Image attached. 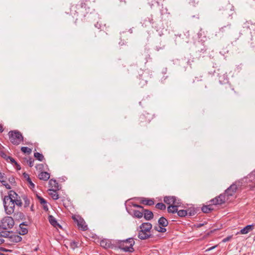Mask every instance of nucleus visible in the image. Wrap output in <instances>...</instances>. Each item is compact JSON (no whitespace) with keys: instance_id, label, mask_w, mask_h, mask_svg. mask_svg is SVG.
Here are the masks:
<instances>
[{"instance_id":"f257e3e1","label":"nucleus","mask_w":255,"mask_h":255,"mask_svg":"<svg viewBox=\"0 0 255 255\" xmlns=\"http://www.w3.org/2000/svg\"><path fill=\"white\" fill-rule=\"evenodd\" d=\"M152 225L150 223L145 222L142 223L139 227L140 229L138 233V238L144 240L153 237V235L150 233Z\"/></svg>"},{"instance_id":"f03ea898","label":"nucleus","mask_w":255,"mask_h":255,"mask_svg":"<svg viewBox=\"0 0 255 255\" xmlns=\"http://www.w3.org/2000/svg\"><path fill=\"white\" fill-rule=\"evenodd\" d=\"M117 247L125 252L132 253L134 250L133 246L135 242L133 238H129L124 240H118L116 242Z\"/></svg>"},{"instance_id":"7ed1b4c3","label":"nucleus","mask_w":255,"mask_h":255,"mask_svg":"<svg viewBox=\"0 0 255 255\" xmlns=\"http://www.w3.org/2000/svg\"><path fill=\"white\" fill-rule=\"evenodd\" d=\"M8 136L11 143L15 145H19L24 139L22 133L18 130H10L8 132Z\"/></svg>"},{"instance_id":"20e7f679","label":"nucleus","mask_w":255,"mask_h":255,"mask_svg":"<svg viewBox=\"0 0 255 255\" xmlns=\"http://www.w3.org/2000/svg\"><path fill=\"white\" fill-rule=\"evenodd\" d=\"M219 10L221 14L229 17L232 16L235 13L234 6L228 1L221 3L219 6Z\"/></svg>"},{"instance_id":"39448f33","label":"nucleus","mask_w":255,"mask_h":255,"mask_svg":"<svg viewBox=\"0 0 255 255\" xmlns=\"http://www.w3.org/2000/svg\"><path fill=\"white\" fill-rule=\"evenodd\" d=\"M243 28L248 30L251 35V46L255 47V23L251 21H247L244 23Z\"/></svg>"},{"instance_id":"423d86ee","label":"nucleus","mask_w":255,"mask_h":255,"mask_svg":"<svg viewBox=\"0 0 255 255\" xmlns=\"http://www.w3.org/2000/svg\"><path fill=\"white\" fill-rule=\"evenodd\" d=\"M153 114L148 113L146 111L144 112V113L141 114L139 117V124L141 127L146 126L153 119Z\"/></svg>"},{"instance_id":"0eeeda50","label":"nucleus","mask_w":255,"mask_h":255,"mask_svg":"<svg viewBox=\"0 0 255 255\" xmlns=\"http://www.w3.org/2000/svg\"><path fill=\"white\" fill-rule=\"evenodd\" d=\"M233 30V27L231 23L220 27L218 31L216 32V36L222 37L230 34Z\"/></svg>"},{"instance_id":"6e6552de","label":"nucleus","mask_w":255,"mask_h":255,"mask_svg":"<svg viewBox=\"0 0 255 255\" xmlns=\"http://www.w3.org/2000/svg\"><path fill=\"white\" fill-rule=\"evenodd\" d=\"M140 73L137 77V83L140 88H143L147 85L148 80L149 79V75L148 73L145 71H140Z\"/></svg>"},{"instance_id":"1a4fd4ad","label":"nucleus","mask_w":255,"mask_h":255,"mask_svg":"<svg viewBox=\"0 0 255 255\" xmlns=\"http://www.w3.org/2000/svg\"><path fill=\"white\" fill-rule=\"evenodd\" d=\"M1 226L3 229H10L14 226V219L11 217L6 216L2 218L1 221Z\"/></svg>"},{"instance_id":"9d476101","label":"nucleus","mask_w":255,"mask_h":255,"mask_svg":"<svg viewBox=\"0 0 255 255\" xmlns=\"http://www.w3.org/2000/svg\"><path fill=\"white\" fill-rule=\"evenodd\" d=\"M223 93L227 97H231L233 93H236V92L234 91V89L232 87L231 84L227 82L225 84L223 89Z\"/></svg>"},{"instance_id":"9b49d317","label":"nucleus","mask_w":255,"mask_h":255,"mask_svg":"<svg viewBox=\"0 0 255 255\" xmlns=\"http://www.w3.org/2000/svg\"><path fill=\"white\" fill-rule=\"evenodd\" d=\"M6 200H3V204L5 212L7 215H11L14 213L15 205L13 201L9 202L8 205L6 203Z\"/></svg>"},{"instance_id":"f8f14e48","label":"nucleus","mask_w":255,"mask_h":255,"mask_svg":"<svg viewBox=\"0 0 255 255\" xmlns=\"http://www.w3.org/2000/svg\"><path fill=\"white\" fill-rule=\"evenodd\" d=\"M163 201L168 205H172L174 204L178 205L181 203L180 200L177 199L174 196H167L164 197Z\"/></svg>"},{"instance_id":"ddd939ff","label":"nucleus","mask_w":255,"mask_h":255,"mask_svg":"<svg viewBox=\"0 0 255 255\" xmlns=\"http://www.w3.org/2000/svg\"><path fill=\"white\" fill-rule=\"evenodd\" d=\"M237 189V185L233 183L225 190V194H226L228 198L229 197L233 196L236 192Z\"/></svg>"},{"instance_id":"4468645a","label":"nucleus","mask_w":255,"mask_h":255,"mask_svg":"<svg viewBox=\"0 0 255 255\" xmlns=\"http://www.w3.org/2000/svg\"><path fill=\"white\" fill-rule=\"evenodd\" d=\"M100 246L105 249H115L117 246L112 243L111 241L108 239H103L100 242Z\"/></svg>"},{"instance_id":"2eb2a0df","label":"nucleus","mask_w":255,"mask_h":255,"mask_svg":"<svg viewBox=\"0 0 255 255\" xmlns=\"http://www.w3.org/2000/svg\"><path fill=\"white\" fill-rule=\"evenodd\" d=\"M153 21L152 16L150 15L149 16L142 17L140 22L142 26L146 27L150 24L153 23Z\"/></svg>"},{"instance_id":"dca6fc26","label":"nucleus","mask_w":255,"mask_h":255,"mask_svg":"<svg viewBox=\"0 0 255 255\" xmlns=\"http://www.w3.org/2000/svg\"><path fill=\"white\" fill-rule=\"evenodd\" d=\"M21 240L22 238L21 236L15 233H13L12 232V233L10 234L8 239L9 242L11 243H17L21 242Z\"/></svg>"},{"instance_id":"f3484780","label":"nucleus","mask_w":255,"mask_h":255,"mask_svg":"<svg viewBox=\"0 0 255 255\" xmlns=\"http://www.w3.org/2000/svg\"><path fill=\"white\" fill-rule=\"evenodd\" d=\"M18 194L13 190H10L8 193L7 196H5L3 200L10 201V202L13 201L14 199H17L18 197Z\"/></svg>"},{"instance_id":"a211bd4d","label":"nucleus","mask_w":255,"mask_h":255,"mask_svg":"<svg viewBox=\"0 0 255 255\" xmlns=\"http://www.w3.org/2000/svg\"><path fill=\"white\" fill-rule=\"evenodd\" d=\"M79 222L77 224L78 229L83 231H87L88 229V226L83 218L79 219Z\"/></svg>"},{"instance_id":"6ab92c4d","label":"nucleus","mask_w":255,"mask_h":255,"mask_svg":"<svg viewBox=\"0 0 255 255\" xmlns=\"http://www.w3.org/2000/svg\"><path fill=\"white\" fill-rule=\"evenodd\" d=\"M143 213V216L146 220L149 221L153 218V214L152 211L148 209H144Z\"/></svg>"},{"instance_id":"aec40b11","label":"nucleus","mask_w":255,"mask_h":255,"mask_svg":"<svg viewBox=\"0 0 255 255\" xmlns=\"http://www.w3.org/2000/svg\"><path fill=\"white\" fill-rule=\"evenodd\" d=\"M254 229V225H248L245 226L244 228L242 229L240 231V233L241 234H247L249 232L252 231Z\"/></svg>"},{"instance_id":"412c9836","label":"nucleus","mask_w":255,"mask_h":255,"mask_svg":"<svg viewBox=\"0 0 255 255\" xmlns=\"http://www.w3.org/2000/svg\"><path fill=\"white\" fill-rule=\"evenodd\" d=\"M140 199V203L142 204L147 206H152L154 204V202L152 199H147L143 197H141Z\"/></svg>"},{"instance_id":"4be33fe9","label":"nucleus","mask_w":255,"mask_h":255,"mask_svg":"<svg viewBox=\"0 0 255 255\" xmlns=\"http://www.w3.org/2000/svg\"><path fill=\"white\" fill-rule=\"evenodd\" d=\"M48 221L50 224L54 227H59L61 228L62 226L57 222L56 219L52 216H48Z\"/></svg>"},{"instance_id":"5701e85b","label":"nucleus","mask_w":255,"mask_h":255,"mask_svg":"<svg viewBox=\"0 0 255 255\" xmlns=\"http://www.w3.org/2000/svg\"><path fill=\"white\" fill-rule=\"evenodd\" d=\"M181 204V203H179V204H178V205L174 204V205H169L167 207V212H168V213H173V214L177 213V211L178 210V207L180 206Z\"/></svg>"},{"instance_id":"b1692460","label":"nucleus","mask_w":255,"mask_h":255,"mask_svg":"<svg viewBox=\"0 0 255 255\" xmlns=\"http://www.w3.org/2000/svg\"><path fill=\"white\" fill-rule=\"evenodd\" d=\"M166 44L164 41H161L155 46L154 49L157 52L163 51L165 49Z\"/></svg>"},{"instance_id":"393cba45","label":"nucleus","mask_w":255,"mask_h":255,"mask_svg":"<svg viewBox=\"0 0 255 255\" xmlns=\"http://www.w3.org/2000/svg\"><path fill=\"white\" fill-rule=\"evenodd\" d=\"M49 186L52 187L51 189L60 190L59 185L57 181L54 179H51L49 181Z\"/></svg>"},{"instance_id":"a878e982","label":"nucleus","mask_w":255,"mask_h":255,"mask_svg":"<svg viewBox=\"0 0 255 255\" xmlns=\"http://www.w3.org/2000/svg\"><path fill=\"white\" fill-rule=\"evenodd\" d=\"M147 1L151 8H159V2L157 0H147Z\"/></svg>"},{"instance_id":"bb28decb","label":"nucleus","mask_w":255,"mask_h":255,"mask_svg":"<svg viewBox=\"0 0 255 255\" xmlns=\"http://www.w3.org/2000/svg\"><path fill=\"white\" fill-rule=\"evenodd\" d=\"M197 51L201 53H204L206 52L207 50L206 46L204 45V44H202V43L199 42L197 45Z\"/></svg>"},{"instance_id":"cd10ccee","label":"nucleus","mask_w":255,"mask_h":255,"mask_svg":"<svg viewBox=\"0 0 255 255\" xmlns=\"http://www.w3.org/2000/svg\"><path fill=\"white\" fill-rule=\"evenodd\" d=\"M158 223L159 226L163 227H166L168 225V221L165 217H161L158 219Z\"/></svg>"},{"instance_id":"c85d7f7f","label":"nucleus","mask_w":255,"mask_h":255,"mask_svg":"<svg viewBox=\"0 0 255 255\" xmlns=\"http://www.w3.org/2000/svg\"><path fill=\"white\" fill-rule=\"evenodd\" d=\"M59 190L57 189H49L48 191H50L49 193V195L52 198V199L54 200H58L59 198V196L57 191Z\"/></svg>"},{"instance_id":"c756f323","label":"nucleus","mask_w":255,"mask_h":255,"mask_svg":"<svg viewBox=\"0 0 255 255\" xmlns=\"http://www.w3.org/2000/svg\"><path fill=\"white\" fill-rule=\"evenodd\" d=\"M38 177L40 180L47 181L50 178V174L47 172H41Z\"/></svg>"},{"instance_id":"7c9ffc66","label":"nucleus","mask_w":255,"mask_h":255,"mask_svg":"<svg viewBox=\"0 0 255 255\" xmlns=\"http://www.w3.org/2000/svg\"><path fill=\"white\" fill-rule=\"evenodd\" d=\"M13 217L15 221H20L25 219V215L24 214L20 212H17L14 213L13 214Z\"/></svg>"},{"instance_id":"2f4dec72","label":"nucleus","mask_w":255,"mask_h":255,"mask_svg":"<svg viewBox=\"0 0 255 255\" xmlns=\"http://www.w3.org/2000/svg\"><path fill=\"white\" fill-rule=\"evenodd\" d=\"M143 210L141 211H139L138 210H133V213L132 216L134 218L140 219L143 217Z\"/></svg>"},{"instance_id":"473e14b6","label":"nucleus","mask_w":255,"mask_h":255,"mask_svg":"<svg viewBox=\"0 0 255 255\" xmlns=\"http://www.w3.org/2000/svg\"><path fill=\"white\" fill-rule=\"evenodd\" d=\"M23 177L26 180V181L28 182L29 184V187L30 188L32 189L34 188L35 185L32 182L30 178L29 177V176L28 174L24 172L23 173Z\"/></svg>"},{"instance_id":"72a5a7b5","label":"nucleus","mask_w":255,"mask_h":255,"mask_svg":"<svg viewBox=\"0 0 255 255\" xmlns=\"http://www.w3.org/2000/svg\"><path fill=\"white\" fill-rule=\"evenodd\" d=\"M226 196L227 195L226 194H225L224 193V194H221L218 196L216 197V198L218 199V201L219 202V205H222L226 202Z\"/></svg>"},{"instance_id":"f704fd0d","label":"nucleus","mask_w":255,"mask_h":255,"mask_svg":"<svg viewBox=\"0 0 255 255\" xmlns=\"http://www.w3.org/2000/svg\"><path fill=\"white\" fill-rule=\"evenodd\" d=\"M214 209L212 208L211 205H204L201 208L202 211L204 213H210Z\"/></svg>"},{"instance_id":"c9c22d12","label":"nucleus","mask_w":255,"mask_h":255,"mask_svg":"<svg viewBox=\"0 0 255 255\" xmlns=\"http://www.w3.org/2000/svg\"><path fill=\"white\" fill-rule=\"evenodd\" d=\"M187 215L189 216H194L197 212V209L194 207L189 208L187 210Z\"/></svg>"},{"instance_id":"e433bc0d","label":"nucleus","mask_w":255,"mask_h":255,"mask_svg":"<svg viewBox=\"0 0 255 255\" xmlns=\"http://www.w3.org/2000/svg\"><path fill=\"white\" fill-rule=\"evenodd\" d=\"M34 157L40 161H42L43 160H44V157L43 154L38 152L34 153Z\"/></svg>"},{"instance_id":"4c0bfd02","label":"nucleus","mask_w":255,"mask_h":255,"mask_svg":"<svg viewBox=\"0 0 255 255\" xmlns=\"http://www.w3.org/2000/svg\"><path fill=\"white\" fill-rule=\"evenodd\" d=\"M177 215L179 217H184L187 216V211L186 210H180L177 211Z\"/></svg>"},{"instance_id":"58836bf2","label":"nucleus","mask_w":255,"mask_h":255,"mask_svg":"<svg viewBox=\"0 0 255 255\" xmlns=\"http://www.w3.org/2000/svg\"><path fill=\"white\" fill-rule=\"evenodd\" d=\"M154 229L155 231L159 233H165L167 231L165 227H163L160 226H154Z\"/></svg>"},{"instance_id":"ea45409f","label":"nucleus","mask_w":255,"mask_h":255,"mask_svg":"<svg viewBox=\"0 0 255 255\" xmlns=\"http://www.w3.org/2000/svg\"><path fill=\"white\" fill-rule=\"evenodd\" d=\"M22 197L24 202V207L26 208L28 207L30 204L29 199L25 195L22 196Z\"/></svg>"},{"instance_id":"a19ab883","label":"nucleus","mask_w":255,"mask_h":255,"mask_svg":"<svg viewBox=\"0 0 255 255\" xmlns=\"http://www.w3.org/2000/svg\"><path fill=\"white\" fill-rule=\"evenodd\" d=\"M155 208L163 211L166 209V206L163 203H158L156 204Z\"/></svg>"},{"instance_id":"79ce46f5","label":"nucleus","mask_w":255,"mask_h":255,"mask_svg":"<svg viewBox=\"0 0 255 255\" xmlns=\"http://www.w3.org/2000/svg\"><path fill=\"white\" fill-rule=\"evenodd\" d=\"M21 151L24 153H28V154H30L31 153V151H32V150L31 148L28 147H26V146H22L21 147Z\"/></svg>"},{"instance_id":"37998d69","label":"nucleus","mask_w":255,"mask_h":255,"mask_svg":"<svg viewBox=\"0 0 255 255\" xmlns=\"http://www.w3.org/2000/svg\"><path fill=\"white\" fill-rule=\"evenodd\" d=\"M90 0H80V6L82 8H85L86 9V7L88 5L87 2Z\"/></svg>"},{"instance_id":"c03bdc74","label":"nucleus","mask_w":255,"mask_h":255,"mask_svg":"<svg viewBox=\"0 0 255 255\" xmlns=\"http://www.w3.org/2000/svg\"><path fill=\"white\" fill-rule=\"evenodd\" d=\"M12 233V231H2V237L6 238L9 239L10 234Z\"/></svg>"},{"instance_id":"a18cd8bd","label":"nucleus","mask_w":255,"mask_h":255,"mask_svg":"<svg viewBox=\"0 0 255 255\" xmlns=\"http://www.w3.org/2000/svg\"><path fill=\"white\" fill-rule=\"evenodd\" d=\"M14 205L16 204L17 206L19 207H21L22 205V201L19 197V199L18 198L17 199H14L13 201Z\"/></svg>"},{"instance_id":"49530a36","label":"nucleus","mask_w":255,"mask_h":255,"mask_svg":"<svg viewBox=\"0 0 255 255\" xmlns=\"http://www.w3.org/2000/svg\"><path fill=\"white\" fill-rule=\"evenodd\" d=\"M209 202L210 203L209 205H211V206H212L213 205H219V202L218 201V199H217L216 197L210 200Z\"/></svg>"},{"instance_id":"de8ad7c7","label":"nucleus","mask_w":255,"mask_h":255,"mask_svg":"<svg viewBox=\"0 0 255 255\" xmlns=\"http://www.w3.org/2000/svg\"><path fill=\"white\" fill-rule=\"evenodd\" d=\"M37 170H39L41 172H43L42 170L44 169V165L42 163L38 164L35 166Z\"/></svg>"},{"instance_id":"09e8293b","label":"nucleus","mask_w":255,"mask_h":255,"mask_svg":"<svg viewBox=\"0 0 255 255\" xmlns=\"http://www.w3.org/2000/svg\"><path fill=\"white\" fill-rule=\"evenodd\" d=\"M9 183L11 185H14L15 183V178L13 176H11L6 179Z\"/></svg>"},{"instance_id":"8fccbe9b","label":"nucleus","mask_w":255,"mask_h":255,"mask_svg":"<svg viewBox=\"0 0 255 255\" xmlns=\"http://www.w3.org/2000/svg\"><path fill=\"white\" fill-rule=\"evenodd\" d=\"M78 243L75 241H72L70 243V247L72 249H75L78 247Z\"/></svg>"},{"instance_id":"3c124183","label":"nucleus","mask_w":255,"mask_h":255,"mask_svg":"<svg viewBox=\"0 0 255 255\" xmlns=\"http://www.w3.org/2000/svg\"><path fill=\"white\" fill-rule=\"evenodd\" d=\"M20 231H19V234L22 235H26L28 233V230L26 228H22L21 227Z\"/></svg>"},{"instance_id":"603ef678","label":"nucleus","mask_w":255,"mask_h":255,"mask_svg":"<svg viewBox=\"0 0 255 255\" xmlns=\"http://www.w3.org/2000/svg\"><path fill=\"white\" fill-rule=\"evenodd\" d=\"M37 197L38 199V200H39V201L40 202V203L42 205V204H47L46 200L45 199H44L43 198H42V197L37 195Z\"/></svg>"},{"instance_id":"864d4df0","label":"nucleus","mask_w":255,"mask_h":255,"mask_svg":"<svg viewBox=\"0 0 255 255\" xmlns=\"http://www.w3.org/2000/svg\"><path fill=\"white\" fill-rule=\"evenodd\" d=\"M0 183H1L7 189H10L11 188V186L7 183L6 182H4V181L0 179Z\"/></svg>"},{"instance_id":"5fc2aeb1","label":"nucleus","mask_w":255,"mask_h":255,"mask_svg":"<svg viewBox=\"0 0 255 255\" xmlns=\"http://www.w3.org/2000/svg\"><path fill=\"white\" fill-rule=\"evenodd\" d=\"M131 206L133 207H135V208H138L141 209L142 210H143L144 209L142 206L138 205L135 203H133V202L131 203Z\"/></svg>"},{"instance_id":"6e6d98bb","label":"nucleus","mask_w":255,"mask_h":255,"mask_svg":"<svg viewBox=\"0 0 255 255\" xmlns=\"http://www.w3.org/2000/svg\"><path fill=\"white\" fill-rule=\"evenodd\" d=\"M0 155L3 158L5 159L7 161L8 160L7 157L9 156H7L6 154H5V153L2 150L0 151Z\"/></svg>"},{"instance_id":"4d7b16f0","label":"nucleus","mask_w":255,"mask_h":255,"mask_svg":"<svg viewBox=\"0 0 255 255\" xmlns=\"http://www.w3.org/2000/svg\"><path fill=\"white\" fill-rule=\"evenodd\" d=\"M34 161V159L31 157H30L29 159L27 160V163L28 164L29 166L31 167L33 166Z\"/></svg>"},{"instance_id":"13d9d810","label":"nucleus","mask_w":255,"mask_h":255,"mask_svg":"<svg viewBox=\"0 0 255 255\" xmlns=\"http://www.w3.org/2000/svg\"><path fill=\"white\" fill-rule=\"evenodd\" d=\"M6 179L7 178L5 176V174L0 171V179L1 180L4 181V182H6Z\"/></svg>"},{"instance_id":"bf43d9fd","label":"nucleus","mask_w":255,"mask_h":255,"mask_svg":"<svg viewBox=\"0 0 255 255\" xmlns=\"http://www.w3.org/2000/svg\"><path fill=\"white\" fill-rule=\"evenodd\" d=\"M81 218H81L80 216H75V215H74V216H72V219H73V220H74V221L76 224H77V223H78V222H79V221H78V220H79V219H81Z\"/></svg>"},{"instance_id":"052dcab7","label":"nucleus","mask_w":255,"mask_h":255,"mask_svg":"<svg viewBox=\"0 0 255 255\" xmlns=\"http://www.w3.org/2000/svg\"><path fill=\"white\" fill-rule=\"evenodd\" d=\"M232 238V236H228L227 237L224 238L223 240H222V242L223 243H226L227 242H228Z\"/></svg>"},{"instance_id":"680f3d73","label":"nucleus","mask_w":255,"mask_h":255,"mask_svg":"<svg viewBox=\"0 0 255 255\" xmlns=\"http://www.w3.org/2000/svg\"><path fill=\"white\" fill-rule=\"evenodd\" d=\"M8 158V159H9L10 160V161L11 162V163L12 164H15V162H17L15 159L14 158H13L11 156H9L7 157Z\"/></svg>"},{"instance_id":"e2e57ef3","label":"nucleus","mask_w":255,"mask_h":255,"mask_svg":"<svg viewBox=\"0 0 255 255\" xmlns=\"http://www.w3.org/2000/svg\"><path fill=\"white\" fill-rule=\"evenodd\" d=\"M0 251L1 252H11V250L6 249L3 247H0Z\"/></svg>"},{"instance_id":"0e129e2a","label":"nucleus","mask_w":255,"mask_h":255,"mask_svg":"<svg viewBox=\"0 0 255 255\" xmlns=\"http://www.w3.org/2000/svg\"><path fill=\"white\" fill-rule=\"evenodd\" d=\"M218 247V245H215L214 246H213V247H211L208 249H207L206 250V252H209L210 251H212L213 250V249L216 248L217 247Z\"/></svg>"},{"instance_id":"69168bd1","label":"nucleus","mask_w":255,"mask_h":255,"mask_svg":"<svg viewBox=\"0 0 255 255\" xmlns=\"http://www.w3.org/2000/svg\"><path fill=\"white\" fill-rule=\"evenodd\" d=\"M14 165L15 166L16 169L17 170H19L21 169L20 165L17 162H15Z\"/></svg>"},{"instance_id":"338daca9","label":"nucleus","mask_w":255,"mask_h":255,"mask_svg":"<svg viewBox=\"0 0 255 255\" xmlns=\"http://www.w3.org/2000/svg\"><path fill=\"white\" fill-rule=\"evenodd\" d=\"M22 225L27 226H28V224L26 222H23L19 224V228H21Z\"/></svg>"},{"instance_id":"774afa93","label":"nucleus","mask_w":255,"mask_h":255,"mask_svg":"<svg viewBox=\"0 0 255 255\" xmlns=\"http://www.w3.org/2000/svg\"><path fill=\"white\" fill-rule=\"evenodd\" d=\"M42 205H43V209L45 211H47L48 210V208L47 204H42Z\"/></svg>"}]
</instances>
